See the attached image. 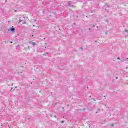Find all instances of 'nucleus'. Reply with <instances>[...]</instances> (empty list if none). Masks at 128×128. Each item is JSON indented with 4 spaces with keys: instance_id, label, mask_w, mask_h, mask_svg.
I'll use <instances>...</instances> for the list:
<instances>
[{
    "instance_id": "1",
    "label": "nucleus",
    "mask_w": 128,
    "mask_h": 128,
    "mask_svg": "<svg viewBox=\"0 0 128 128\" xmlns=\"http://www.w3.org/2000/svg\"><path fill=\"white\" fill-rule=\"evenodd\" d=\"M11 32H14V30H16V29H14V28H12L10 29Z\"/></svg>"
},
{
    "instance_id": "2",
    "label": "nucleus",
    "mask_w": 128,
    "mask_h": 128,
    "mask_svg": "<svg viewBox=\"0 0 128 128\" xmlns=\"http://www.w3.org/2000/svg\"><path fill=\"white\" fill-rule=\"evenodd\" d=\"M22 74V70H21L20 72H18V74Z\"/></svg>"
},
{
    "instance_id": "3",
    "label": "nucleus",
    "mask_w": 128,
    "mask_h": 128,
    "mask_svg": "<svg viewBox=\"0 0 128 128\" xmlns=\"http://www.w3.org/2000/svg\"><path fill=\"white\" fill-rule=\"evenodd\" d=\"M68 6H72V5H70V2H68Z\"/></svg>"
},
{
    "instance_id": "4",
    "label": "nucleus",
    "mask_w": 128,
    "mask_h": 128,
    "mask_svg": "<svg viewBox=\"0 0 128 128\" xmlns=\"http://www.w3.org/2000/svg\"><path fill=\"white\" fill-rule=\"evenodd\" d=\"M32 46H36V43H34V42H32Z\"/></svg>"
},
{
    "instance_id": "5",
    "label": "nucleus",
    "mask_w": 128,
    "mask_h": 128,
    "mask_svg": "<svg viewBox=\"0 0 128 128\" xmlns=\"http://www.w3.org/2000/svg\"><path fill=\"white\" fill-rule=\"evenodd\" d=\"M19 22H22V20L20 19V20H19Z\"/></svg>"
},
{
    "instance_id": "6",
    "label": "nucleus",
    "mask_w": 128,
    "mask_h": 128,
    "mask_svg": "<svg viewBox=\"0 0 128 128\" xmlns=\"http://www.w3.org/2000/svg\"><path fill=\"white\" fill-rule=\"evenodd\" d=\"M117 60H120V57H118V58H117Z\"/></svg>"
},
{
    "instance_id": "7",
    "label": "nucleus",
    "mask_w": 128,
    "mask_h": 128,
    "mask_svg": "<svg viewBox=\"0 0 128 128\" xmlns=\"http://www.w3.org/2000/svg\"><path fill=\"white\" fill-rule=\"evenodd\" d=\"M100 109L98 108V112H100Z\"/></svg>"
},
{
    "instance_id": "8",
    "label": "nucleus",
    "mask_w": 128,
    "mask_h": 128,
    "mask_svg": "<svg viewBox=\"0 0 128 128\" xmlns=\"http://www.w3.org/2000/svg\"><path fill=\"white\" fill-rule=\"evenodd\" d=\"M125 32H128V30H125Z\"/></svg>"
},
{
    "instance_id": "9",
    "label": "nucleus",
    "mask_w": 128,
    "mask_h": 128,
    "mask_svg": "<svg viewBox=\"0 0 128 128\" xmlns=\"http://www.w3.org/2000/svg\"><path fill=\"white\" fill-rule=\"evenodd\" d=\"M10 44H12V42H10Z\"/></svg>"
},
{
    "instance_id": "10",
    "label": "nucleus",
    "mask_w": 128,
    "mask_h": 128,
    "mask_svg": "<svg viewBox=\"0 0 128 128\" xmlns=\"http://www.w3.org/2000/svg\"><path fill=\"white\" fill-rule=\"evenodd\" d=\"M54 118H56V116H54Z\"/></svg>"
},
{
    "instance_id": "11",
    "label": "nucleus",
    "mask_w": 128,
    "mask_h": 128,
    "mask_svg": "<svg viewBox=\"0 0 128 128\" xmlns=\"http://www.w3.org/2000/svg\"><path fill=\"white\" fill-rule=\"evenodd\" d=\"M62 122L63 123V122H64V121H62Z\"/></svg>"
},
{
    "instance_id": "12",
    "label": "nucleus",
    "mask_w": 128,
    "mask_h": 128,
    "mask_svg": "<svg viewBox=\"0 0 128 128\" xmlns=\"http://www.w3.org/2000/svg\"><path fill=\"white\" fill-rule=\"evenodd\" d=\"M23 24H26V22H24V23H23Z\"/></svg>"
},
{
    "instance_id": "13",
    "label": "nucleus",
    "mask_w": 128,
    "mask_h": 128,
    "mask_svg": "<svg viewBox=\"0 0 128 128\" xmlns=\"http://www.w3.org/2000/svg\"><path fill=\"white\" fill-rule=\"evenodd\" d=\"M96 114H98V112H96Z\"/></svg>"
},
{
    "instance_id": "14",
    "label": "nucleus",
    "mask_w": 128,
    "mask_h": 128,
    "mask_svg": "<svg viewBox=\"0 0 128 128\" xmlns=\"http://www.w3.org/2000/svg\"><path fill=\"white\" fill-rule=\"evenodd\" d=\"M32 36H34V35H32Z\"/></svg>"
},
{
    "instance_id": "15",
    "label": "nucleus",
    "mask_w": 128,
    "mask_h": 128,
    "mask_svg": "<svg viewBox=\"0 0 128 128\" xmlns=\"http://www.w3.org/2000/svg\"><path fill=\"white\" fill-rule=\"evenodd\" d=\"M116 78H118V77H116Z\"/></svg>"
},
{
    "instance_id": "16",
    "label": "nucleus",
    "mask_w": 128,
    "mask_h": 128,
    "mask_svg": "<svg viewBox=\"0 0 128 128\" xmlns=\"http://www.w3.org/2000/svg\"><path fill=\"white\" fill-rule=\"evenodd\" d=\"M105 6H107L106 4H105Z\"/></svg>"
}]
</instances>
